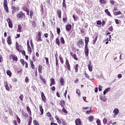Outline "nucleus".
<instances>
[{
	"mask_svg": "<svg viewBox=\"0 0 125 125\" xmlns=\"http://www.w3.org/2000/svg\"><path fill=\"white\" fill-rule=\"evenodd\" d=\"M17 17L19 19H23V17H25V13H23L22 12H20L19 14H17Z\"/></svg>",
	"mask_w": 125,
	"mask_h": 125,
	"instance_id": "1",
	"label": "nucleus"
},
{
	"mask_svg": "<svg viewBox=\"0 0 125 125\" xmlns=\"http://www.w3.org/2000/svg\"><path fill=\"white\" fill-rule=\"evenodd\" d=\"M4 8L6 12H9L8 11V7L7 6V0H4L3 2Z\"/></svg>",
	"mask_w": 125,
	"mask_h": 125,
	"instance_id": "2",
	"label": "nucleus"
},
{
	"mask_svg": "<svg viewBox=\"0 0 125 125\" xmlns=\"http://www.w3.org/2000/svg\"><path fill=\"white\" fill-rule=\"evenodd\" d=\"M18 10H19V7H15V6L12 7V14H13V13H15V12H16V11H18Z\"/></svg>",
	"mask_w": 125,
	"mask_h": 125,
	"instance_id": "3",
	"label": "nucleus"
},
{
	"mask_svg": "<svg viewBox=\"0 0 125 125\" xmlns=\"http://www.w3.org/2000/svg\"><path fill=\"white\" fill-rule=\"evenodd\" d=\"M7 22L8 23L9 28H12L13 25L12 24V21L10 20V19H7Z\"/></svg>",
	"mask_w": 125,
	"mask_h": 125,
	"instance_id": "4",
	"label": "nucleus"
},
{
	"mask_svg": "<svg viewBox=\"0 0 125 125\" xmlns=\"http://www.w3.org/2000/svg\"><path fill=\"white\" fill-rule=\"evenodd\" d=\"M65 64L66 65L67 68H68V70L71 71V66H70V63H69V61H68V59L66 60Z\"/></svg>",
	"mask_w": 125,
	"mask_h": 125,
	"instance_id": "5",
	"label": "nucleus"
},
{
	"mask_svg": "<svg viewBox=\"0 0 125 125\" xmlns=\"http://www.w3.org/2000/svg\"><path fill=\"white\" fill-rule=\"evenodd\" d=\"M85 54L86 56L88 57V53L89 52V50H88V47L87 46H85Z\"/></svg>",
	"mask_w": 125,
	"mask_h": 125,
	"instance_id": "6",
	"label": "nucleus"
},
{
	"mask_svg": "<svg viewBox=\"0 0 125 125\" xmlns=\"http://www.w3.org/2000/svg\"><path fill=\"white\" fill-rule=\"evenodd\" d=\"M9 58H10V59H11L12 58L14 61H17L18 60V58H17V57L13 55H10Z\"/></svg>",
	"mask_w": 125,
	"mask_h": 125,
	"instance_id": "7",
	"label": "nucleus"
},
{
	"mask_svg": "<svg viewBox=\"0 0 125 125\" xmlns=\"http://www.w3.org/2000/svg\"><path fill=\"white\" fill-rule=\"evenodd\" d=\"M89 64L88 65V70L90 72H92V65H91V62H89Z\"/></svg>",
	"mask_w": 125,
	"mask_h": 125,
	"instance_id": "8",
	"label": "nucleus"
},
{
	"mask_svg": "<svg viewBox=\"0 0 125 125\" xmlns=\"http://www.w3.org/2000/svg\"><path fill=\"white\" fill-rule=\"evenodd\" d=\"M38 72L40 74H42V65H39Z\"/></svg>",
	"mask_w": 125,
	"mask_h": 125,
	"instance_id": "9",
	"label": "nucleus"
},
{
	"mask_svg": "<svg viewBox=\"0 0 125 125\" xmlns=\"http://www.w3.org/2000/svg\"><path fill=\"white\" fill-rule=\"evenodd\" d=\"M89 42V38L88 37L85 38V46H87L88 44V42Z\"/></svg>",
	"mask_w": 125,
	"mask_h": 125,
	"instance_id": "10",
	"label": "nucleus"
},
{
	"mask_svg": "<svg viewBox=\"0 0 125 125\" xmlns=\"http://www.w3.org/2000/svg\"><path fill=\"white\" fill-rule=\"evenodd\" d=\"M41 94H42V101H43L44 102L45 101V100H46L45 96L44 95V93H43V92H41Z\"/></svg>",
	"mask_w": 125,
	"mask_h": 125,
	"instance_id": "11",
	"label": "nucleus"
},
{
	"mask_svg": "<svg viewBox=\"0 0 125 125\" xmlns=\"http://www.w3.org/2000/svg\"><path fill=\"white\" fill-rule=\"evenodd\" d=\"M7 43L8 44H11V38H10V36H8L7 39Z\"/></svg>",
	"mask_w": 125,
	"mask_h": 125,
	"instance_id": "12",
	"label": "nucleus"
},
{
	"mask_svg": "<svg viewBox=\"0 0 125 125\" xmlns=\"http://www.w3.org/2000/svg\"><path fill=\"white\" fill-rule=\"evenodd\" d=\"M75 124H76V125H81V119H77L75 121Z\"/></svg>",
	"mask_w": 125,
	"mask_h": 125,
	"instance_id": "13",
	"label": "nucleus"
},
{
	"mask_svg": "<svg viewBox=\"0 0 125 125\" xmlns=\"http://www.w3.org/2000/svg\"><path fill=\"white\" fill-rule=\"evenodd\" d=\"M26 109L30 116H32V111H31V109H30V107H29V106L26 107Z\"/></svg>",
	"mask_w": 125,
	"mask_h": 125,
	"instance_id": "14",
	"label": "nucleus"
},
{
	"mask_svg": "<svg viewBox=\"0 0 125 125\" xmlns=\"http://www.w3.org/2000/svg\"><path fill=\"white\" fill-rule=\"evenodd\" d=\"M71 28L72 25L71 24H68L66 25V29L67 30V31H69L71 30Z\"/></svg>",
	"mask_w": 125,
	"mask_h": 125,
	"instance_id": "15",
	"label": "nucleus"
},
{
	"mask_svg": "<svg viewBox=\"0 0 125 125\" xmlns=\"http://www.w3.org/2000/svg\"><path fill=\"white\" fill-rule=\"evenodd\" d=\"M60 105H61V106L63 108V107H64V106L65 105V101L62 100L60 102Z\"/></svg>",
	"mask_w": 125,
	"mask_h": 125,
	"instance_id": "16",
	"label": "nucleus"
},
{
	"mask_svg": "<svg viewBox=\"0 0 125 125\" xmlns=\"http://www.w3.org/2000/svg\"><path fill=\"white\" fill-rule=\"evenodd\" d=\"M113 113H114L115 116H117L119 114V109L115 108L113 110Z\"/></svg>",
	"mask_w": 125,
	"mask_h": 125,
	"instance_id": "17",
	"label": "nucleus"
},
{
	"mask_svg": "<svg viewBox=\"0 0 125 125\" xmlns=\"http://www.w3.org/2000/svg\"><path fill=\"white\" fill-rule=\"evenodd\" d=\"M93 119H94V117L93 116L90 115L88 117V121L91 123L93 122Z\"/></svg>",
	"mask_w": 125,
	"mask_h": 125,
	"instance_id": "18",
	"label": "nucleus"
},
{
	"mask_svg": "<svg viewBox=\"0 0 125 125\" xmlns=\"http://www.w3.org/2000/svg\"><path fill=\"white\" fill-rule=\"evenodd\" d=\"M110 88H106L104 91V95H106V93H107V92H109V91H110Z\"/></svg>",
	"mask_w": 125,
	"mask_h": 125,
	"instance_id": "19",
	"label": "nucleus"
},
{
	"mask_svg": "<svg viewBox=\"0 0 125 125\" xmlns=\"http://www.w3.org/2000/svg\"><path fill=\"white\" fill-rule=\"evenodd\" d=\"M113 13L114 15H120L122 14V12L119 11L117 12H113Z\"/></svg>",
	"mask_w": 125,
	"mask_h": 125,
	"instance_id": "20",
	"label": "nucleus"
},
{
	"mask_svg": "<svg viewBox=\"0 0 125 125\" xmlns=\"http://www.w3.org/2000/svg\"><path fill=\"white\" fill-rule=\"evenodd\" d=\"M104 12H105V13H106V14L108 15V16H111V13H110V12H109V10L106 9L104 10Z\"/></svg>",
	"mask_w": 125,
	"mask_h": 125,
	"instance_id": "21",
	"label": "nucleus"
},
{
	"mask_svg": "<svg viewBox=\"0 0 125 125\" xmlns=\"http://www.w3.org/2000/svg\"><path fill=\"white\" fill-rule=\"evenodd\" d=\"M57 13V14L58 15V17L60 18H61V10H58Z\"/></svg>",
	"mask_w": 125,
	"mask_h": 125,
	"instance_id": "22",
	"label": "nucleus"
},
{
	"mask_svg": "<svg viewBox=\"0 0 125 125\" xmlns=\"http://www.w3.org/2000/svg\"><path fill=\"white\" fill-rule=\"evenodd\" d=\"M78 68H79V64H77L74 67V69L75 70V73H78V71H79V70L78 69Z\"/></svg>",
	"mask_w": 125,
	"mask_h": 125,
	"instance_id": "23",
	"label": "nucleus"
},
{
	"mask_svg": "<svg viewBox=\"0 0 125 125\" xmlns=\"http://www.w3.org/2000/svg\"><path fill=\"white\" fill-rule=\"evenodd\" d=\"M50 81L51 82L52 84H53V85H54V84H55V79L53 78H51Z\"/></svg>",
	"mask_w": 125,
	"mask_h": 125,
	"instance_id": "24",
	"label": "nucleus"
},
{
	"mask_svg": "<svg viewBox=\"0 0 125 125\" xmlns=\"http://www.w3.org/2000/svg\"><path fill=\"white\" fill-rule=\"evenodd\" d=\"M62 6L63 7H64V8L67 7V5H66V0H63Z\"/></svg>",
	"mask_w": 125,
	"mask_h": 125,
	"instance_id": "25",
	"label": "nucleus"
},
{
	"mask_svg": "<svg viewBox=\"0 0 125 125\" xmlns=\"http://www.w3.org/2000/svg\"><path fill=\"white\" fill-rule=\"evenodd\" d=\"M40 111L41 112V115H42V114H43V109L42 108V105L40 106Z\"/></svg>",
	"mask_w": 125,
	"mask_h": 125,
	"instance_id": "26",
	"label": "nucleus"
},
{
	"mask_svg": "<svg viewBox=\"0 0 125 125\" xmlns=\"http://www.w3.org/2000/svg\"><path fill=\"white\" fill-rule=\"evenodd\" d=\"M32 117L30 116L29 117V122L28 123V125H32Z\"/></svg>",
	"mask_w": 125,
	"mask_h": 125,
	"instance_id": "27",
	"label": "nucleus"
},
{
	"mask_svg": "<svg viewBox=\"0 0 125 125\" xmlns=\"http://www.w3.org/2000/svg\"><path fill=\"white\" fill-rule=\"evenodd\" d=\"M6 73H7V75H8V76H9L10 77H10H11L12 74H11V71H9L8 70H7Z\"/></svg>",
	"mask_w": 125,
	"mask_h": 125,
	"instance_id": "28",
	"label": "nucleus"
},
{
	"mask_svg": "<svg viewBox=\"0 0 125 125\" xmlns=\"http://www.w3.org/2000/svg\"><path fill=\"white\" fill-rule=\"evenodd\" d=\"M33 15H34V12H33V11H30V16L31 19H33Z\"/></svg>",
	"mask_w": 125,
	"mask_h": 125,
	"instance_id": "29",
	"label": "nucleus"
},
{
	"mask_svg": "<svg viewBox=\"0 0 125 125\" xmlns=\"http://www.w3.org/2000/svg\"><path fill=\"white\" fill-rule=\"evenodd\" d=\"M62 112H63V113H65V114H68V112L67 111V110H66V109H65L64 107H62Z\"/></svg>",
	"mask_w": 125,
	"mask_h": 125,
	"instance_id": "30",
	"label": "nucleus"
},
{
	"mask_svg": "<svg viewBox=\"0 0 125 125\" xmlns=\"http://www.w3.org/2000/svg\"><path fill=\"white\" fill-rule=\"evenodd\" d=\"M61 42L62 44L65 43V41L64 40V38L62 37L61 38Z\"/></svg>",
	"mask_w": 125,
	"mask_h": 125,
	"instance_id": "31",
	"label": "nucleus"
},
{
	"mask_svg": "<svg viewBox=\"0 0 125 125\" xmlns=\"http://www.w3.org/2000/svg\"><path fill=\"white\" fill-rule=\"evenodd\" d=\"M56 43L58 44V45H60V42L59 39H58V38L56 39Z\"/></svg>",
	"mask_w": 125,
	"mask_h": 125,
	"instance_id": "32",
	"label": "nucleus"
},
{
	"mask_svg": "<svg viewBox=\"0 0 125 125\" xmlns=\"http://www.w3.org/2000/svg\"><path fill=\"white\" fill-rule=\"evenodd\" d=\"M60 81L61 83H62V84H63L64 83V79L63 78H60Z\"/></svg>",
	"mask_w": 125,
	"mask_h": 125,
	"instance_id": "33",
	"label": "nucleus"
},
{
	"mask_svg": "<svg viewBox=\"0 0 125 125\" xmlns=\"http://www.w3.org/2000/svg\"><path fill=\"white\" fill-rule=\"evenodd\" d=\"M101 3L105 4L107 1L105 0H99Z\"/></svg>",
	"mask_w": 125,
	"mask_h": 125,
	"instance_id": "34",
	"label": "nucleus"
},
{
	"mask_svg": "<svg viewBox=\"0 0 125 125\" xmlns=\"http://www.w3.org/2000/svg\"><path fill=\"white\" fill-rule=\"evenodd\" d=\"M19 98L21 100V101H23V99L24 98V96H23V94H21L19 97Z\"/></svg>",
	"mask_w": 125,
	"mask_h": 125,
	"instance_id": "35",
	"label": "nucleus"
},
{
	"mask_svg": "<svg viewBox=\"0 0 125 125\" xmlns=\"http://www.w3.org/2000/svg\"><path fill=\"white\" fill-rule=\"evenodd\" d=\"M22 29V26H21V25L19 24L18 25V32H21V29Z\"/></svg>",
	"mask_w": 125,
	"mask_h": 125,
	"instance_id": "36",
	"label": "nucleus"
},
{
	"mask_svg": "<svg viewBox=\"0 0 125 125\" xmlns=\"http://www.w3.org/2000/svg\"><path fill=\"white\" fill-rule=\"evenodd\" d=\"M59 59L61 61V63H62V64H64V61L63 60V59L61 57H59Z\"/></svg>",
	"mask_w": 125,
	"mask_h": 125,
	"instance_id": "37",
	"label": "nucleus"
},
{
	"mask_svg": "<svg viewBox=\"0 0 125 125\" xmlns=\"http://www.w3.org/2000/svg\"><path fill=\"white\" fill-rule=\"evenodd\" d=\"M100 100H102V101H103L104 102H106V99L102 97H100Z\"/></svg>",
	"mask_w": 125,
	"mask_h": 125,
	"instance_id": "38",
	"label": "nucleus"
},
{
	"mask_svg": "<svg viewBox=\"0 0 125 125\" xmlns=\"http://www.w3.org/2000/svg\"><path fill=\"white\" fill-rule=\"evenodd\" d=\"M76 93L77 94H78V95H80V94H81V91L80 90V89H76Z\"/></svg>",
	"mask_w": 125,
	"mask_h": 125,
	"instance_id": "39",
	"label": "nucleus"
},
{
	"mask_svg": "<svg viewBox=\"0 0 125 125\" xmlns=\"http://www.w3.org/2000/svg\"><path fill=\"white\" fill-rule=\"evenodd\" d=\"M98 38V36H97L95 39L93 41V43L94 44L96 42V41H97V39Z\"/></svg>",
	"mask_w": 125,
	"mask_h": 125,
	"instance_id": "40",
	"label": "nucleus"
},
{
	"mask_svg": "<svg viewBox=\"0 0 125 125\" xmlns=\"http://www.w3.org/2000/svg\"><path fill=\"white\" fill-rule=\"evenodd\" d=\"M85 78H86V79H89V76L88 75V74H86V72H85L84 74Z\"/></svg>",
	"mask_w": 125,
	"mask_h": 125,
	"instance_id": "41",
	"label": "nucleus"
},
{
	"mask_svg": "<svg viewBox=\"0 0 125 125\" xmlns=\"http://www.w3.org/2000/svg\"><path fill=\"white\" fill-rule=\"evenodd\" d=\"M102 88H103V87H102V86H101V85H99V91H102Z\"/></svg>",
	"mask_w": 125,
	"mask_h": 125,
	"instance_id": "42",
	"label": "nucleus"
},
{
	"mask_svg": "<svg viewBox=\"0 0 125 125\" xmlns=\"http://www.w3.org/2000/svg\"><path fill=\"white\" fill-rule=\"evenodd\" d=\"M72 56L73 58L75 59V60H78V58H77V55L74 54Z\"/></svg>",
	"mask_w": 125,
	"mask_h": 125,
	"instance_id": "43",
	"label": "nucleus"
},
{
	"mask_svg": "<svg viewBox=\"0 0 125 125\" xmlns=\"http://www.w3.org/2000/svg\"><path fill=\"white\" fill-rule=\"evenodd\" d=\"M56 69L59 68V64L58 63V62H56Z\"/></svg>",
	"mask_w": 125,
	"mask_h": 125,
	"instance_id": "44",
	"label": "nucleus"
},
{
	"mask_svg": "<svg viewBox=\"0 0 125 125\" xmlns=\"http://www.w3.org/2000/svg\"><path fill=\"white\" fill-rule=\"evenodd\" d=\"M33 124L35 125H39V122L37 120H34L33 122Z\"/></svg>",
	"mask_w": 125,
	"mask_h": 125,
	"instance_id": "45",
	"label": "nucleus"
},
{
	"mask_svg": "<svg viewBox=\"0 0 125 125\" xmlns=\"http://www.w3.org/2000/svg\"><path fill=\"white\" fill-rule=\"evenodd\" d=\"M103 123L104 125H106V124H107V119L104 118L103 120Z\"/></svg>",
	"mask_w": 125,
	"mask_h": 125,
	"instance_id": "46",
	"label": "nucleus"
},
{
	"mask_svg": "<svg viewBox=\"0 0 125 125\" xmlns=\"http://www.w3.org/2000/svg\"><path fill=\"white\" fill-rule=\"evenodd\" d=\"M108 30L110 31V32H112L113 31V26H111L108 28Z\"/></svg>",
	"mask_w": 125,
	"mask_h": 125,
	"instance_id": "47",
	"label": "nucleus"
},
{
	"mask_svg": "<svg viewBox=\"0 0 125 125\" xmlns=\"http://www.w3.org/2000/svg\"><path fill=\"white\" fill-rule=\"evenodd\" d=\"M20 62H21L22 65H24V64H25V61L23 59L20 60Z\"/></svg>",
	"mask_w": 125,
	"mask_h": 125,
	"instance_id": "48",
	"label": "nucleus"
},
{
	"mask_svg": "<svg viewBox=\"0 0 125 125\" xmlns=\"http://www.w3.org/2000/svg\"><path fill=\"white\" fill-rule=\"evenodd\" d=\"M17 121L19 123V124H20V118L18 117V116L17 115Z\"/></svg>",
	"mask_w": 125,
	"mask_h": 125,
	"instance_id": "49",
	"label": "nucleus"
},
{
	"mask_svg": "<svg viewBox=\"0 0 125 125\" xmlns=\"http://www.w3.org/2000/svg\"><path fill=\"white\" fill-rule=\"evenodd\" d=\"M5 86V89L6 90H7L8 91H9V90H10V88H9V86H8V85H7V86Z\"/></svg>",
	"mask_w": 125,
	"mask_h": 125,
	"instance_id": "50",
	"label": "nucleus"
},
{
	"mask_svg": "<svg viewBox=\"0 0 125 125\" xmlns=\"http://www.w3.org/2000/svg\"><path fill=\"white\" fill-rule=\"evenodd\" d=\"M96 123H97V124L98 125H101V124L100 123V120L98 119V120L96 121Z\"/></svg>",
	"mask_w": 125,
	"mask_h": 125,
	"instance_id": "51",
	"label": "nucleus"
},
{
	"mask_svg": "<svg viewBox=\"0 0 125 125\" xmlns=\"http://www.w3.org/2000/svg\"><path fill=\"white\" fill-rule=\"evenodd\" d=\"M57 34L58 35H60V28H57Z\"/></svg>",
	"mask_w": 125,
	"mask_h": 125,
	"instance_id": "52",
	"label": "nucleus"
},
{
	"mask_svg": "<svg viewBox=\"0 0 125 125\" xmlns=\"http://www.w3.org/2000/svg\"><path fill=\"white\" fill-rule=\"evenodd\" d=\"M23 10L24 11H25V12H28V11H29V9H28L26 7H23Z\"/></svg>",
	"mask_w": 125,
	"mask_h": 125,
	"instance_id": "53",
	"label": "nucleus"
},
{
	"mask_svg": "<svg viewBox=\"0 0 125 125\" xmlns=\"http://www.w3.org/2000/svg\"><path fill=\"white\" fill-rule=\"evenodd\" d=\"M45 60H46V64L47 65L48 64H49V62L48 61V58L45 57Z\"/></svg>",
	"mask_w": 125,
	"mask_h": 125,
	"instance_id": "54",
	"label": "nucleus"
},
{
	"mask_svg": "<svg viewBox=\"0 0 125 125\" xmlns=\"http://www.w3.org/2000/svg\"><path fill=\"white\" fill-rule=\"evenodd\" d=\"M97 25H101V24H102V22L101 21H97Z\"/></svg>",
	"mask_w": 125,
	"mask_h": 125,
	"instance_id": "55",
	"label": "nucleus"
},
{
	"mask_svg": "<svg viewBox=\"0 0 125 125\" xmlns=\"http://www.w3.org/2000/svg\"><path fill=\"white\" fill-rule=\"evenodd\" d=\"M28 51L30 54L32 53V49L31 48H28Z\"/></svg>",
	"mask_w": 125,
	"mask_h": 125,
	"instance_id": "56",
	"label": "nucleus"
},
{
	"mask_svg": "<svg viewBox=\"0 0 125 125\" xmlns=\"http://www.w3.org/2000/svg\"><path fill=\"white\" fill-rule=\"evenodd\" d=\"M25 83H29V77H26V78L25 79Z\"/></svg>",
	"mask_w": 125,
	"mask_h": 125,
	"instance_id": "57",
	"label": "nucleus"
},
{
	"mask_svg": "<svg viewBox=\"0 0 125 125\" xmlns=\"http://www.w3.org/2000/svg\"><path fill=\"white\" fill-rule=\"evenodd\" d=\"M55 58H56V62H58V60L57 59V57L58 56V54H56L55 55Z\"/></svg>",
	"mask_w": 125,
	"mask_h": 125,
	"instance_id": "58",
	"label": "nucleus"
},
{
	"mask_svg": "<svg viewBox=\"0 0 125 125\" xmlns=\"http://www.w3.org/2000/svg\"><path fill=\"white\" fill-rule=\"evenodd\" d=\"M42 41V37L37 38V42H41Z\"/></svg>",
	"mask_w": 125,
	"mask_h": 125,
	"instance_id": "59",
	"label": "nucleus"
},
{
	"mask_svg": "<svg viewBox=\"0 0 125 125\" xmlns=\"http://www.w3.org/2000/svg\"><path fill=\"white\" fill-rule=\"evenodd\" d=\"M47 117H48L49 118H51V114H50V113L48 112L47 113Z\"/></svg>",
	"mask_w": 125,
	"mask_h": 125,
	"instance_id": "60",
	"label": "nucleus"
},
{
	"mask_svg": "<svg viewBox=\"0 0 125 125\" xmlns=\"http://www.w3.org/2000/svg\"><path fill=\"white\" fill-rule=\"evenodd\" d=\"M115 20L116 24H117V25H119V24H120V22H119V20L115 19Z\"/></svg>",
	"mask_w": 125,
	"mask_h": 125,
	"instance_id": "61",
	"label": "nucleus"
},
{
	"mask_svg": "<svg viewBox=\"0 0 125 125\" xmlns=\"http://www.w3.org/2000/svg\"><path fill=\"white\" fill-rule=\"evenodd\" d=\"M110 2L111 4H115V1L113 0H110Z\"/></svg>",
	"mask_w": 125,
	"mask_h": 125,
	"instance_id": "62",
	"label": "nucleus"
},
{
	"mask_svg": "<svg viewBox=\"0 0 125 125\" xmlns=\"http://www.w3.org/2000/svg\"><path fill=\"white\" fill-rule=\"evenodd\" d=\"M73 17L74 21H77V17H76V16H75V15H73Z\"/></svg>",
	"mask_w": 125,
	"mask_h": 125,
	"instance_id": "63",
	"label": "nucleus"
},
{
	"mask_svg": "<svg viewBox=\"0 0 125 125\" xmlns=\"http://www.w3.org/2000/svg\"><path fill=\"white\" fill-rule=\"evenodd\" d=\"M62 125H67V123H66V121H63L62 122Z\"/></svg>",
	"mask_w": 125,
	"mask_h": 125,
	"instance_id": "64",
	"label": "nucleus"
}]
</instances>
